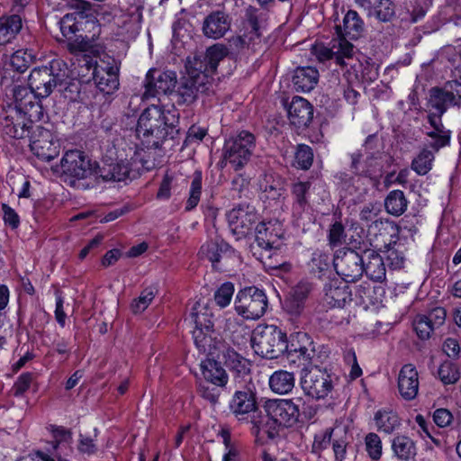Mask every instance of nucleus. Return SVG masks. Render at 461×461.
Listing matches in <instances>:
<instances>
[{"label":"nucleus","instance_id":"nucleus-23","mask_svg":"<svg viewBox=\"0 0 461 461\" xmlns=\"http://www.w3.org/2000/svg\"><path fill=\"white\" fill-rule=\"evenodd\" d=\"M375 137L369 135L364 144V149L351 154V168L356 174H368L378 159V152L374 151Z\"/></svg>","mask_w":461,"mask_h":461},{"label":"nucleus","instance_id":"nucleus-29","mask_svg":"<svg viewBox=\"0 0 461 461\" xmlns=\"http://www.w3.org/2000/svg\"><path fill=\"white\" fill-rule=\"evenodd\" d=\"M313 108L304 98L294 96L288 107V118L297 128L306 127L312 122Z\"/></svg>","mask_w":461,"mask_h":461},{"label":"nucleus","instance_id":"nucleus-6","mask_svg":"<svg viewBox=\"0 0 461 461\" xmlns=\"http://www.w3.org/2000/svg\"><path fill=\"white\" fill-rule=\"evenodd\" d=\"M258 17V10L255 7L249 6L246 9L240 34L228 40L229 53L238 55L246 50L256 51L261 37Z\"/></svg>","mask_w":461,"mask_h":461},{"label":"nucleus","instance_id":"nucleus-24","mask_svg":"<svg viewBox=\"0 0 461 461\" xmlns=\"http://www.w3.org/2000/svg\"><path fill=\"white\" fill-rule=\"evenodd\" d=\"M231 27V19L224 12L214 11L209 14L203 23V33L212 40L222 38Z\"/></svg>","mask_w":461,"mask_h":461},{"label":"nucleus","instance_id":"nucleus-59","mask_svg":"<svg viewBox=\"0 0 461 461\" xmlns=\"http://www.w3.org/2000/svg\"><path fill=\"white\" fill-rule=\"evenodd\" d=\"M59 28L63 36L70 39L78 31L76 15L74 14H65L59 21Z\"/></svg>","mask_w":461,"mask_h":461},{"label":"nucleus","instance_id":"nucleus-15","mask_svg":"<svg viewBox=\"0 0 461 461\" xmlns=\"http://www.w3.org/2000/svg\"><path fill=\"white\" fill-rule=\"evenodd\" d=\"M176 84V75L175 72L167 70L162 71L151 68L148 71L144 84V93L142 99L148 100L156 97L160 94H168L173 91Z\"/></svg>","mask_w":461,"mask_h":461},{"label":"nucleus","instance_id":"nucleus-35","mask_svg":"<svg viewBox=\"0 0 461 461\" xmlns=\"http://www.w3.org/2000/svg\"><path fill=\"white\" fill-rule=\"evenodd\" d=\"M319 72L312 67L298 68L293 77L294 87L298 92H309L318 82Z\"/></svg>","mask_w":461,"mask_h":461},{"label":"nucleus","instance_id":"nucleus-28","mask_svg":"<svg viewBox=\"0 0 461 461\" xmlns=\"http://www.w3.org/2000/svg\"><path fill=\"white\" fill-rule=\"evenodd\" d=\"M312 290V285L308 282H300L292 288L286 297L284 309L292 317L300 316L305 307V302Z\"/></svg>","mask_w":461,"mask_h":461},{"label":"nucleus","instance_id":"nucleus-47","mask_svg":"<svg viewBox=\"0 0 461 461\" xmlns=\"http://www.w3.org/2000/svg\"><path fill=\"white\" fill-rule=\"evenodd\" d=\"M448 97L445 95L443 89L432 88L429 98V111L444 113L448 105H451Z\"/></svg>","mask_w":461,"mask_h":461},{"label":"nucleus","instance_id":"nucleus-36","mask_svg":"<svg viewBox=\"0 0 461 461\" xmlns=\"http://www.w3.org/2000/svg\"><path fill=\"white\" fill-rule=\"evenodd\" d=\"M23 28L20 15L12 14L0 17V45L11 42Z\"/></svg>","mask_w":461,"mask_h":461},{"label":"nucleus","instance_id":"nucleus-38","mask_svg":"<svg viewBox=\"0 0 461 461\" xmlns=\"http://www.w3.org/2000/svg\"><path fill=\"white\" fill-rule=\"evenodd\" d=\"M294 375L285 370H277L269 377L270 389L278 394L290 393L294 387Z\"/></svg>","mask_w":461,"mask_h":461},{"label":"nucleus","instance_id":"nucleus-26","mask_svg":"<svg viewBox=\"0 0 461 461\" xmlns=\"http://www.w3.org/2000/svg\"><path fill=\"white\" fill-rule=\"evenodd\" d=\"M285 352L288 353L293 362H295L294 357H297L303 366L311 364L315 355L314 346L311 338L306 333L302 332H298L295 339H292Z\"/></svg>","mask_w":461,"mask_h":461},{"label":"nucleus","instance_id":"nucleus-7","mask_svg":"<svg viewBox=\"0 0 461 461\" xmlns=\"http://www.w3.org/2000/svg\"><path fill=\"white\" fill-rule=\"evenodd\" d=\"M255 147V136L247 131H242L225 142L223 162L225 165H230L233 169L239 170L249 161Z\"/></svg>","mask_w":461,"mask_h":461},{"label":"nucleus","instance_id":"nucleus-12","mask_svg":"<svg viewBox=\"0 0 461 461\" xmlns=\"http://www.w3.org/2000/svg\"><path fill=\"white\" fill-rule=\"evenodd\" d=\"M209 80L206 76L198 73L191 66H187V76L181 78L177 90L175 93L177 104L189 105L193 104L199 93L205 92Z\"/></svg>","mask_w":461,"mask_h":461},{"label":"nucleus","instance_id":"nucleus-43","mask_svg":"<svg viewBox=\"0 0 461 461\" xmlns=\"http://www.w3.org/2000/svg\"><path fill=\"white\" fill-rule=\"evenodd\" d=\"M408 201L401 190L391 191L385 198L386 212L394 216L402 215L407 209Z\"/></svg>","mask_w":461,"mask_h":461},{"label":"nucleus","instance_id":"nucleus-19","mask_svg":"<svg viewBox=\"0 0 461 461\" xmlns=\"http://www.w3.org/2000/svg\"><path fill=\"white\" fill-rule=\"evenodd\" d=\"M230 410L239 420L254 418L258 411L256 392L250 386L237 390L230 402Z\"/></svg>","mask_w":461,"mask_h":461},{"label":"nucleus","instance_id":"nucleus-13","mask_svg":"<svg viewBox=\"0 0 461 461\" xmlns=\"http://www.w3.org/2000/svg\"><path fill=\"white\" fill-rule=\"evenodd\" d=\"M363 264V254L350 249L339 250L333 258L337 274L346 282H354L362 276Z\"/></svg>","mask_w":461,"mask_h":461},{"label":"nucleus","instance_id":"nucleus-3","mask_svg":"<svg viewBox=\"0 0 461 461\" xmlns=\"http://www.w3.org/2000/svg\"><path fill=\"white\" fill-rule=\"evenodd\" d=\"M68 77L67 65L62 60L53 59L48 66L34 68L31 71L28 86L36 98H46L57 86L62 85Z\"/></svg>","mask_w":461,"mask_h":461},{"label":"nucleus","instance_id":"nucleus-56","mask_svg":"<svg viewBox=\"0 0 461 461\" xmlns=\"http://www.w3.org/2000/svg\"><path fill=\"white\" fill-rule=\"evenodd\" d=\"M336 430L337 429H326L325 430L315 434L314 440L312 445V452L314 454H321L324 449L328 448Z\"/></svg>","mask_w":461,"mask_h":461},{"label":"nucleus","instance_id":"nucleus-64","mask_svg":"<svg viewBox=\"0 0 461 461\" xmlns=\"http://www.w3.org/2000/svg\"><path fill=\"white\" fill-rule=\"evenodd\" d=\"M452 418L451 412L447 409H438L433 414L435 423L440 428L448 426L451 423Z\"/></svg>","mask_w":461,"mask_h":461},{"label":"nucleus","instance_id":"nucleus-32","mask_svg":"<svg viewBox=\"0 0 461 461\" xmlns=\"http://www.w3.org/2000/svg\"><path fill=\"white\" fill-rule=\"evenodd\" d=\"M311 185L310 181L301 180H297L292 184L291 194L293 197L294 215L301 217L308 209Z\"/></svg>","mask_w":461,"mask_h":461},{"label":"nucleus","instance_id":"nucleus-40","mask_svg":"<svg viewBox=\"0 0 461 461\" xmlns=\"http://www.w3.org/2000/svg\"><path fill=\"white\" fill-rule=\"evenodd\" d=\"M392 449L394 456L402 461H410L416 455V447L413 440L403 435L393 438Z\"/></svg>","mask_w":461,"mask_h":461},{"label":"nucleus","instance_id":"nucleus-18","mask_svg":"<svg viewBox=\"0 0 461 461\" xmlns=\"http://www.w3.org/2000/svg\"><path fill=\"white\" fill-rule=\"evenodd\" d=\"M60 167L63 174L77 179L86 178L93 171L89 158L77 149L67 151L61 158Z\"/></svg>","mask_w":461,"mask_h":461},{"label":"nucleus","instance_id":"nucleus-30","mask_svg":"<svg viewBox=\"0 0 461 461\" xmlns=\"http://www.w3.org/2000/svg\"><path fill=\"white\" fill-rule=\"evenodd\" d=\"M282 237L283 232L279 225L276 223L260 222L256 226L255 241L259 248L265 250L277 248L280 245L279 240Z\"/></svg>","mask_w":461,"mask_h":461},{"label":"nucleus","instance_id":"nucleus-37","mask_svg":"<svg viewBox=\"0 0 461 461\" xmlns=\"http://www.w3.org/2000/svg\"><path fill=\"white\" fill-rule=\"evenodd\" d=\"M374 420L377 429L386 434L393 433L401 426V419L397 412L389 409L377 411Z\"/></svg>","mask_w":461,"mask_h":461},{"label":"nucleus","instance_id":"nucleus-4","mask_svg":"<svg viewBox=\"0 0 461 461\" xmlns=\"http://www.w3.org/2000/svg\"><path fill=\"white\" fill-rule=\"evenodd\" d=\"M212 317L210 309L200 303H194L189 316V321L194 325L192 334L194 344L201 352L208 355L215 354L221 345L213 330Z\"/></svg>","mask_w":461,"mask_h":461},{"label":"nucleus","instance_id":"nucleus-61","mask_svg":"<svg viewBox=\"0 0 461 461\" xmlns=\"http://www.w3.org/2000/svg\"><path fill=\"white\" fill-rule=\"evenodd\" d=\"M443 91L453 105H461V82H447Z\"/></svg>","mask_w":461,"mask_h":461},{"label":"nucleus","instance_id":"nucleus-58","mask_svg":"<svg viewBox=\"0 0 461 461\" xmlns=\"http://www.w3.org/2000/svg\"><path fill=\"white\" fill-rule=\"evenodd\" d=\"M234 293V285L226 282L222 284L214 294V301L218 306L224 308L228 306L231 301Z\"/></svg>","mask_w":461,"mask_h":461},{"label":"nucleus","instance_id":"nucleus-62","mask_svg":"<svg viewBox=\"0 0 461 461\" xmlns=\"http://www.w3.org/2000/svg\"><path fill=\"white\" fill-rule=\"evenodd\" d=\"M386 260L393 269H400L404 264V256L402 251L397 249L390 248L386 250Z\"/></svg>","mask_w":461,"mask_h":461},{"label":"nucleus","instance_id":"nucleus-2","mask_svg":"<svg viewBox=\"0 0 461 461\" xmlns=\"http://www.w3.org/2000/svg\"><path fill=\"white\" fill-rule=\"evenodd\" d=\"M178 122L179 113L174 107L166 110L151 105L140 114L136 132L139 137L154 138L152 144L157 146L160 140L168 137L174 138V134L177 132Z\"/></svg>","mask_w":461,"mask_h":461},{"label":"nucleus","instance_id":"nucleus-51","mask_svg":"<svg viewBox=\"0 0 461 461\" xmlns=\"http://www.w3.org/2000/svg\"><path fill=\"white\" fill-rule=\"evenodd\" d=\"M157 294L155 286H149L142 290L140 296L133 300L131 307L134 313L144 312L151 303Z\"/></svg>","mask_w":461,"mask_h":461},{"label":"nucleus","instance_id":"nucleus-45","mask_svg":"<svg viewBox=\"0 0 461 461\" xmlns=\"http://www.w3.org/2000/svg\"><path fill=\"white\" fill-rule=\"evenodd\" d=\"M311 273L321 277L330 267V258L329 254L321 250H315L308 263Z\"/></svg>","mask_w":461,"mask_h":461},{"label":"nucleus","instance_id":"nucleus-11","mask_svg":"<svg viewBox=\"0 0 461 461\" xmlns=\"http://www.w3.org/2000/svg\"><path fill=\"white\" fill-rule=\"evenodd\" d=\"M300 384L303 393L315 400L326 398L333 389L330 375L318 367L303 369Z\"/></svg>","mask_w":461,"mask_h":461},{"label":"nucleus","instance_id":"nucleus-39","mask_svg":"<svg viewBox=\"0 0 461 461\" xmlns=\"http://www.w3.org/2000/svg\"><path fill=\"white\" fill-rule=\"evenodd\" d=\"M201 252L212 262L213 267L221 269L218 265L233 251L227 243L209 242L201 248Z\"/></svg>","mask_w":461,"mask_h":461},{"label":"nucleus","instance_id":"nucleus-10","mask_svg":"<svg viewBox=\"0 0 461 461\" xmlns=\"http://www.w3.org/2000/svg\"><path fill=\"white\" fill-rule=\"evenodd\" d=\"M311 53L320 62L334 59L337 65L347 67L354 56L355 50L348 40L336 38L330 41V47H326L322 43L314 44Z\"/></svg>","mask_w":461,"mask_h":461},{"label":"nucleus","instance_id":"nucleus-17","mask_svg":"<svg viewBox=\"0 0 461 461\" xmlns=\"http://www.w3.org/2000/svg\"><path fill=\"white\" fill-rule=\"evenodd\" d=\"M229 54L227 46L216 43L209 47L203 55L195 56L194 59L188 61V65L198 73L206 76L209 80L216 71L219 63Z\"/></svg>","mask_w":461,"mask_h":461},{"label":"nucleus","instance_id":"nucleus-27","mask_svg":"<svg viewBox=\"0 0 461 461\" xmlns=\"http://www.w3.org/2000/svg\"><path fill=\"white\" fill-rule=\"evenodd\" d=\"M398 390L406 401L413 400L419 392V375L411 364L404 365L398 375Z\"/></svg>","mask_w":461,"mask_h":461},{"label":"nucleus","instance_id":"nucleus-8","mask_svg":"<svg viewBox=\"0 0 461 461\" xmlns=\"http://www.w3.org/2000/svg\"><path fill=\"white\" fill-rule=\"evenodd\" d=\"M268 301L265 292L256 286L240 290L235 297L236 312L246 320H258L267 308Z\"/></svg>","mask_w":461,"mask_h":461},{"label":"nucleus","instance_id":"nucleus-63","mask_svg":"<svg viewBox=\"0 0 461 461\" xmlns=\"http://www.w3.org/2000/svg\"><path fill=\"white\" fill-rule=\"evenodd\" d=\"M220 387H212L210 385H201L200 386V393L201 396L209 401L212 404H216L219 402L220 398Z\"/></svg>","mask_w":461,"mask_h":461},{"label":"nucleus","instance_id":"nucleus-50","mask_svg":"<svg viewBox=\"0 0 461 461\" xmlns=\"http://www.w3.org/2000/svg\"><path fill=\"white\" fill-rule=\"evenodd\" d=\"M202 194V174L201 172L196 171L194 174L190 190H189V197L186 201L185 211H191L195 208L200 201V197Z\"/></svg>","mask_w":461,"mask_h":461},{"label":"nucleus","instance_id":"nucleus-52","mask_svg":"<svg viewBox=\"0 0 461 461\" xmlns=\"http://www.w3.org/2000/svg\"><path fill=\"white\" fill-rule=\"evenodd\" d=\"M223 356L225 358V363L230 368L237 371L240 374L248 375V363L244 357L230 348L223 352Z\"/></svg>","mask_w":461,"mask_h":461},{"label":"nucleus","instance_id":"nucleus-22","mask_svg":"<svg viewBox=\"0 0 461 461\" xmlns=\"http://www.w3.org/2000/svg\"><path fill=\"white\" fill-rule=\"evenodd\" d=\"M446 315V311L442 307H436L428 314L417 315L413 321V327L418 337L428 339L435 330L445 323Z\"/></svg>","mask_w":461,"mask_h":461},{"label":"nucleus","instance_id":"nucleus-31","mask_svg":"<svg viewBox=\"0 0 461 461\" xmlns=\"http://www.w3.org/2000/svg\"><path fill=\"white\" fill-rule=\"evenodd\" d=\"M364 272L371 280L382 282L385 279L386 269L384 258L376 251L366 249L363 252Z\"/></svg>","mask_w":461,"mask_h":461},{"label":"nucleus","instance_id":"nucleus-34","mask_svg":"<svg viewBox=\"0 0 461 461\" xmlns=\"http://www.w3.org/2000/svg\"><path fill=\"white\" fill-rule=\"evenodd\" d=\"M363 30V22L355 11H348L343 19L342 25L336 26L338 39H357Z\"/></svg>","mask_w":461,"mask_h":461},{"label":"nucleus","instance_id":"nucleus-49","mask_svg":"<svg viewBox=\"0 0 461 461\" xmlns=\"http://www.w3.org/2000/svg\"><path fill=\"white\" fill-rule=\"evenodd\" d=\"M365 450L367 456L374 461L381 458L383 445L380 437L374 432H369L365 437Z\"/></svg>","mask_w":461,"mask_h":461},{"label":"nucleus","instance_id":"nucleus-33","mask_svg":"<svg viewBox=\"0 0 461 461\" xmlns=\"http://www.w3.org/2000/svg\"><path fill=\"white\" fill-rule=\"evenodd\" d=\"M201 370L206 382L221 388L227 384L228 375L219 362L213 359H206L201 363Z\"/></svg>","mask_w":461,"mask_h":461},{"label":"nucleus","instance_id":"nucleus-14","mask_svg":"<svg viewBox=\"0 0 461 461\" xmlns=\"http://www.w3.org/2000/svg\"><path fill=\"white\" fill-rule=\"evenodd\" d=\"M31 150L42 161H50L58 157L60 150L59 140L53 132L41 125H35L31 135Z\"/></svg>","mask_w":461,"mask_h":461},{"label":"nucleus","instance_id":"nucleus-25","mask_svg":"<svg viewBox=\"0 0 461 461\" xmlns=\"http://www.w3.org/2000/svg\"><path fill=\"white\" fill-rule=\"evenodd\" d=\"M441 116L442 113L429 111L428 122L430 129L427 130L426 135L431 139L429 145L435 151L447 146L450 142L451 132L443 125Z\"/></svg>","mask_w":461,"mask_h":461},{"label":"nucleus","instance_id":"nucleus-48","mask_svg":"<svg viewBox=\"0 0 461 461\" xmlns=\"http://www.w3.org/2000/svg\"><path fill=\"white\" fill-rule=\"evenodd\" d=\"M348 444V436L346 429H339L334 434V438L332 441V449L336 461H343L346 453H347V446Z\"/></svg>","mask_w":461,"mask_h":461},{"label":"nucleus","instance_id":"nucleus-60","mask_svg":"<svg viewBox=\"0 0 461 461\" xmlns=\"http://www.w3.org/2000/svg\"><path fill=\"white\" fill-rule=\"evenodd\" d=\"M34 375L32 373L26 372L20 375L13 386V393L15 397H20L30 388Z\"/></svg>","mask_w":461,"mask_h":461},{"label":"nucleus","instance_id":"nucleus-46","mask_svg":"<svg viewBox=\"0 0 461 461\" xmlns=\"http://www.w3.org/2000/svg\"><path fill=\"white\" fill-rule=\"evenodd\" d=\"M434 153L428 149H423L412 160L411 168L418 175L424 176L432 168Z\"/></svg>","mask_w":461,"mask_h":461},{"label":"nucleus","instance_id":"nucleus-1","mask_svg":"<svg viewBox=\"0 0 461 461\" xmlns=\"http://www.w3.org/2000/svg\"><path fill=\"white\" fill-rule=\"evenodd\" d=\"M86 27L91 25L96 29V32L93 33L91 38L82 35L76 36L74 40L68 42V50L75 55H82V59H79V62L83 63L81 65L82 69L85 68L88 72L92 71V76L95 77L100 90L109 94L115 89L114 68L112 66L106 68L96 66V62L91 55L98 52L95 38L99 36L101 29L94 20L86 21Z\"/></svg>","mask_w":461,"mask_h":461},{"label":"nucleus","instance_id":"nucleus-5","mask_svg":"<svg viewBox=\"0 0 461 461\" xmlns=\"http://www.w3.org/2000/svg\"><path fill=\"white\" fill-rule=\"evenodd\" d=\"M254 351L269 359L277 358L288 349L286 335L274 325L258 326L253 332Z\"/></svg>","mask_w":461,"mask_h":461},{"label":"nucleus","instance_id":"nucleus-44","mask_svg":"<svg viewBox=\"0 0 461 461\" xmlns=\"http://www.w3.org/2000/svg\"><path fill=\"white\" fill-rule=\"evenodd\" d=\"M138 22L139 17L135 14L124 15L121 32H117V36H122L121 41L123 42L124 49L128 48V41L133 40L139 33L140 26Z\"/></svg>","mask_w":461,"mask_h":461},{"label":"nucleus","instance_id":"nucleus-16","mask_svg":"<svg viewBox=\"0 0 461 461\" xmlns=\"http://www.w3.org/2000/svg\"><path fill=\"white\" fill-rule=\"evenodd\" d=\"M269 419L283 427H292L299 420V406L290 399L268 401L265 406Z\"/></svg>","mask_w":461,"mask_h":461},{"label":"nucleus","instance_id":"nucleus-21","mask_svg":"<svg viewBox=\"0 0 461 461\" xmlns=\"http://www.w3.org/2000/svg\"><path fill=\"white\" fill-rule=\"evenodd\" d=\"M227 221L234 233L246 236L256 224L258 215L249 206H239L228 212Z\"/></svg>","mask_w":461,"mask_h":461},{"label":"nucleus","instance_id":"nucleus-55","mask_svg":"<svg viewBox=\"0 0 461 461\" xmlns=\"http://www.w3.org/2000/svg\"><path fill=\"white\" fill-rule=\"evenodd\" d=\"M438 376L445 384H451L459 380L460 374L454 363L446 361L438 368Z\"/></svg>","mask_w":461,"mask_h":461},{"label":"nucleus","instance_id":"nucleus-54","mask_svg":"<svg viewBox=\"0 0 461 461\" xmlns=\"http://www.w3.org/2000/svg\"><path fill=\"white\" fill-rule=\"evenodd\" d=\"M113 150H109L102 158L101 164L98 165L96 174L104 181L113 180L115 176V163L113 159Z\"/></svg>","mask_w":461,"mask_h":461},{"label":"nucleus","instance_id":"nucleus-20","mask_svg":"<svg viewBox=\"0 0 461 461\" xmlns=\"http://www.w3.org/2000/svg\"><path fill=\"white\" fill-rule=\"evenodd\" d=\"M342 279H332L323 288V303L330 308H343L352 300L350 286Z\"/></svg>","mask_w":461,"mask_h":461},{"label":"nucleus","instance_id":"nucleus-57","mask_svg":"<svg viewBox=\"0 0 461 461\" xmlns=\"http://www.w3.org/2000/svg\"><path fill=\"white\" fill-rule=\"evenodd\" d=\"M347 234L345 227L339 221H335L330 225L328 233L329 245L332 248L341 246L346 242Z\"/></svg>","mask_w":461,"mask_h":461},{"label":"nucleus","instance_id":"nucleus-53","mask_svg":"<svg viewBox=\"0 0 461 461\" xmlns=\"http://www.w3.org/2000/svg\"><path fill=\"white\" fill-rule=\"evenodd\" d=\"M313 161V152L311 147L300 144L294 153V165L301 169H308Z\"/></svg>","mask_w":461,"mask_h":461},{"label":"nucleus","instance_id":"nucleus-42","mask_svg":"<svg viewBox=\"0 0 461 461\" xmlns=\"http://www.w3.org/2000/svg\"><path fill=\"white\" fill-rule=\"evenodd\" d=\"M130 159L121 158L120 163H117V183L124 182L126 184L128 179L131 180L138 176L137 162L133 158L136 155V151L130 149ZM120 157H122V155L120 154Z\"/></svg>","mask_w":461,"mask_h":461},{"label":"nucleus","instance_id":"nucleus-41","mask_svg":"<svg viewBox=\"0 0 461 461\" xmlns=\"http://www.w3.org/2000/svg\"><path fill=\"white\" fill-rule=\"evenodd\" d=\"M36 59V52L32 49H20L9 57L8 63L14 70L23 73L35 62Z\"/></svg>","mask_w":461,"mask_h":461},{"label":"nucleus","instance_id":"nucleus-9","mask_svg":"<svg viewBox=\"0 0 461 461\" xmlns=\"http://www.w3.org/2000/svg\"><path fill=\"white\" fill-rule=\"evenodd\" d=\"M20 108L14 111V114L9 115L5 119V131L7 135L14 139H23L30 132V129L35 127L32 124L33 120H41L43 118V109L41 104H32L27 108L26 104L21 102Z\"/></svg>","mask_w":461,"mask_h":461}]
</instances>
